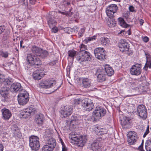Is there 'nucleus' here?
<instances>
[{"instance_id": "e2e57ef3", "label": "nucleus", "mask_w": 151, "mask_h": 151, "mask_svg": "<svg viewBox=\"0 0 151 151\" xmlns=\"http://www.w3.org/2000/svg\"><path fill=\"white\" fill-rule=\"evenodd\" d=\"M62 151H67L66 148L65 147L63 146Z\"/></svg>"}, {"instance_id": "f03ea898", "label": "nucleus", "mask_w": 151, "mask_h": 151, "mask_svg": "<svg viewBox=\"0 0 151 151\" xmlns=\"http://www.w3.org/2000/svg\"><path fill=\"white\" fill-rule=\"evenodd\" d=\"M27 60L28 63L30 65H34L35 67L39 66L42 64L41 60L38 58V56L33 55L31 54L28 55Z\"/></svg>"}, {"instance_id": "bb28decb", "label": "nucleus", "mask_w": 151, "mask_h": 151, "mask_svg": "<svg viewBox=\"0 0 151 151\" xmlns=\"http://www.w3.org/2000/svg\"><path fill=\"white\" fill-rule=\"evenodd\" d=\"M145 54L147 59V62L144 68V69L146 70L148 67L150 68H151V55L145 52Z\"/></svg>"}, {"instance_id": "aec40b11", "label": "nucleus", "mask_w": 151, "mask_h": 151, "mask_svg": "<svg viewBox=\"0 0 151 151\" xmlns=\"http://www.w3.org/2000/svg\"><path fill=\"white\" fill-rule=\"evenodd\" d=\"M87 139L86 137L82 136L78 138V140L75 142L74 145H76L78 147H83L86 142Z\"/></svg>"}, {"instance_id": "603ef678", "label": "nucleus", "mask_w": 151, "mask_h": 151, "mask_svg": "<svg viewBox=\"0 0 151 151\" xmlns=\"http://www.w3.org/2000/svg\"><path fill=\"white\" fill-rule=\"evenodd\" d=\"M142 143L143 142H142L141 145H140L138 147V149L140 151H144V150L143 149V145H142Z\"/></svg>"}, {"instance_id": "58836bf2", "label": "nucleus", "mask_w": 151, "mask_h": 151, "mask_svg": "<svg viewBox=\"0 0 151 151\" xmlns=\"http://www.w3.org/2000/svg\"><path fill=\"white\" fill-rule=\"evenodd\" d=\"M77 52L73 50H70L68 52V56L73 60L74 57L76 55Z\"/></svg>"}, {"instance_id": "c03bdc74", "label": "nucleus", "mask_w": 151, "mask_h": 151, "mask_svg": "<svg viewBox=\"0 0 151 151\" xmlns=\"http://www.w3.org/2000/svg\"><path fill=\"white\" fill-rule=\"evenodd\" d=\"M85 30L84 28H81L80 29L78 33V37L79 38L81 37L83 35Z\"/></svg>"}, {"instance_id": "72a5a7b5", "label": "nucleus", "mask_w": 151, "mask_h": 151, "mask_svg": "<svg viewBox=\"0 0 151 151\" xmlns=\"http://www.w3.org/2000/svg\"><path fill=\"white\" fill-rule=\"evenodd\" d=\"M94 130L97 134V135L102 134L106 133V131H104L105 130L103 129L98 127H96L94 128Z\"/></svg>"}, {"instance_id": "37998d69", "label": "nucleus", "mask_w": 151, "mask_h": 151, "mask_svg": "<svg viewBox=\"0 0 151 151\" xmlns=\"http://www.w3.org/2000/svg\"><path fill=\"white\" fill-rule=\"evenodd\" d=\"M80 52H83L85 51H86V50L87 49V47L85 45L82 44L80 46Z\"/></svg>"}, {"instance_id": "8fccbe9b", "label": "nucleus", "mask_w": 151, "mask_h": 151, "mask_svg": "<svg viewBox=\"0 0 151 151\" xmlns=\"http://www.w3.org/2000/svg\"><path fill=\"white\" fill-rule=\"evenodd\" d=\"M82 99H75L74 101L75 104H81V101Z\"/></svg>"}, {"instance_id": "5fc2aeb1", "label": "nucleus", "mask_w": 151, "mask_h": 151, "mask_svg": "<svg viewBox=\"0 0 151 151\" xmlns=\"http://www.w3.org/2000/svg\"><path fill=\"white\" fill-rule=\"evenodd\" d=\"M129 10L131 12H133L134 11V8L132 6H130L129 7Z\"/></svg>"}, {"instance_id": "a19ab883", "label": "nucleus", "mask_w": 151, "mask_h": 151, "mask_svg": "<svg viewBox=\"0 0 151 151\" xmlns=\"http://www.w3.org/2000/svg\"><path fill=\"white\" fill-rule=\"evenodd\" d=\"M48 55V53L47 51L42 49V50L40 51V54L38 56L44 58L47 57Z\"/></svg>"}, {"instance_id": "774afa93", "label": "nucleus", "mask_w": 151, "mask_h": 151, "mask_svg": "<svg viewBox=\"0 0 151 151\" xmlns=\"http://www.w3.org/2000/svg\"><path fill=\"white\" fill-rule=\"evenodd\" d=\"M56 63V62L55 61H53L50 63V64L51 65H54Z\"/></svg>"}, {"instance_id": "a211bd4d", "label": "nucleus", "mask_w": 151, "mask_h": 151, "mask_svg": "<svg viewBox=\"0 0 151 151\" xmlns=\"http://www.w3.org/2000/svg\"><path fill=\"white\" fill-rule=\"evenodd\" d=\"M131 74L136 76L139 75L141 72V69L139 66L133 65L130 69Z\"/></svg>"}, {"instance_id": "dca6fc26", "label": "nucleus", "mask_w": 151, "mask_h": 151, "mask_svg": "<svg viewBox=\"0 0 151 151\" xmlns=\"http://www.w3.org/2000/svg\"><path fill=\"white\" fill-rule=\"evenodd\" d=\"M2 117L3 119L5 120H9L11 117L12 114L9 110L6 108L1 109Z\"/></svg>"}, {"instance_id": "5701e85b", "label": "nucleus", "mask_w": 151, "mask_h": 151, "mask_svg": "<svg viewBox=\"0 0 151 151\" xmlns=\"http://www.w3.org/2000/svg\"><path fill=\"white\" fill-rule=\"evenodd\" d=\"M11 90L13 92L21 91L22 90L21 84L19 83H14L11 85Z\"/></svg>"}, {"instance_id": "f3484780", "label": "nucleus", "mask_w": 151, "mask_h": 151, "mask_svg": "<svg viewBox=\"0 0 151 151\" xmlns=\"http://www.w3.org/2000/svg\"><path fill=\"white\" fill-rule=\"evenodd\" d=\"M9 92V88L6 87H2L0 90V96L6 100L8 98Z\"/></svg>"}, {"instance_id": "4be33fe9", "label": "nucleus", "mask_w": 151, "mask_h": 151, "mask_svg": "<svg viewBox=\"0 0 151 151\" xmlns=\"http://www.w3.org/2000/svg\"><path fill=\"white\" fill-rule=\"evenodd\" d=\"M13 82V80L10 78H5L4 76L2 74L0 71V83H3L4 84L10 85Z\"/></svg>"}, {"instance_id": "e433bc0d", "label": "nucleus", "mask_w": 151, "mask_h": 151, "mask_svg": "<svg viewBox=\"0 0 151 151\" xmlns=\"http://www.w3.org/2000/svg\"><path fill=\"white\" fill-rule=\"evenodd\" d=\"M145 145L147 151H151V139H148L146 141Z\"/></svg>"}, {"instance_id": "1a4fd4ad", "label": "nucleus", "mask_w": 151, "mask_h": 151, "mask_svg": "<svg viewBox=\"0 0 151 151\" xmlns=\"http://www.w3.org/2000/svg\"><path fill=\"white\" fill-rule=\"evenodd\" d=\"M95 57L100 60H103L105 59L106 51L103 47H97L94 50Z\"/></svg>"}, {"instance_id": "cd10ccee", "label": "nucleus", "mask_w": 151, "mask_h": 151, "mask_svg": "<svg viewBox=\"0 0 151 151\" xmlns=\"http://www.w3.org/2000/svg\"><path fill=\"white\" fill-rule=\"evenodd\" d=\"M45 75L42 72H40L38 70H36L32 74L33 78L35 80L40 79Z\"/></svg>"}, {"instance_id": "4c0bfd02", "label": "nucleus", "mask_w": 151, "mask_h": 151, "mask_svg": "<svg viewBox=\"0 0 151 151\" xmlns=\"http://www.w3.org/2000/svg\"><path fill=\"white\" fill-rule=\"evenodd\" d=\"M118 20L119 24L122 27L124 28H127L128 26V24L126 23L123 18H119Z\"/></svg>"}, {"instance_id": "680f3d73", "label": "nucleus", "mask_w": 151, "mask_h": 151, "mask_svg": "<svg viewBox=\"0 0 151 151\" xmlns=\"http://www.w3.org/2000/svg\"><path fill=\"white\" fill-rule=\"evenodd\" d=\"M144 20L142 19H140L139 21V23L140 24L142 25L144 23Z\"/></svg>"}, {"instance_id": "3c124183", "label": "nucleus", "mask_w": 151, "mask_h": 151, "mask_svg": "<svg viewBox=\"0 0 151 151\" xmlns=\"http://www.w3.org/2000/svg\"><path fill=\"white\" fill-rule=\"evenodd\" d=\"M5 27L4 26H0V34L2 33L4 31Z\"/></svg>"}, {"instance_id": "423d86ee", "label": "nucleus", "mask_w": 151, "mask_h": 151, "mask_svg": "<svg viewBox=\"0 0 151 151\" xmlns=\"http://www.w3.org/2000/svg\"><path fill=\"white\" fill-rule=\"evenodd\" d=\"M76 59L80 63L90 61L91 59V54L87 51L79 52L76 56Z\"/></svg>"}, {"instance_id": "412c9836", "label": "nucleus", "mask_w": 151, "mask_h": 151, "mask_svg": "<svg viewBox=\"0 0 151 151\" xmlns=\"http://www.w3.org/2000/svg\"><path fill=\"white\" fill-rule=\"evenodd\" d=\"M92 83L90 79L88 78H83L82 80V87L83 88H87L91 87Z\"/></svg>"}, {"instance_id": "c85d7f7f", "label": "nucleus", "mask_w": 151, "mask_h": 151, "mask_svg": "<svg viewBox=\"0 0 151 151\" xmlns=\"http://www.w3.org/2000/svg\"><path fill=\"white\" fill-rule=\"evenodd\" d=\"M105 72L109 76H111L114 73L112 68L109 65H105L104 66Z\"/></svg>"}, {"instance_id": "13d9d810", "label": "nucleus", "mask_w": 151, "mask_h": 151, "mask_svg": "<svg viewBox=\"0 0 151 151\" xmlns=\"http://www.w3.org/2000/svg\"><path fill=\"white\" fill-rule=\"evenodd\" d=\"M4 147L2 144H0V151H3Z\"/></svg>"}, {"instance_id": "052dcab7", "label": "nucleus", "mask_w": 151, "mask_h": 151, "mask_svg": "<svg viewBox=\"0 0 151 151\" xmlns=\"http://www.w3.org/2000/svg\"><path fill=\"white\" fill-rule=\"evenodd\" d=\"M49 132V131L48 130H47L45 132H46V135H47V137H50V136H51V134L50 133H49L48 135V134H47V133H48V132Z\"/></svg>"}, {"instance_id": "79ce46f5", "label": "nucleus", "mask_w": 151, "mask_h": 151, "mask_svg": "<svg viewBox=\"0 0 151 151\" xmlns=\"http://www.w3.org/2000/svg\"><path fill=\"white\" fill-rule=\"evenodd\" d=\"M0 55L2 57L6 58L8 57L9 53L6 51H1L0 52Z\"/></svg>"}, {"instance_id": "6ab92c4d", "label": "nucleus", "mask_w": 151, "mask_h": 151, "mask_svg": "<svg viewBox=\"0 0 151 151\" xmlns=\"http://www.w3.org/2000/svg\"><path fill=\"white\" fill-rule=\"evenodd\" d=\"M91 148L93 151H101L103 148L101 143L98 141L93 142L91 144Z\"/></svg>"}, {"instance_id": "a18cd8bd", "label": "nucleus", "mask_w": 151, "mask_h": 151, "mask_svg": "<svg viewBox=\"0 0 151 151\" xmlns=\"http://www.w3.org/2000/svg\"><path fill=\"white\" fill-rule=\"evenodd\" d=\"M59 12L63 15H65L67 16H70L72 14V13L70 11L61 12L59 11Z\"/></svg>"}, {"instance_id": "c756f323", "label": "nucleus", "mask_w": 151, "mask_h": 151, "mask_svg": "<svg viewBox=\"0 0 151 151\" xmlns=\"http://www.w3.org/2000/svg\"><path fill=\"white\" fill-rule=\"evenodd\" d=\"M99 43L103 46H105L109 45L110 43V41L109 38L103 37L100 38L99 41Z\"/></svg>"}, {"instance_id": "7c9ffc66", "label": "nucleus", "mask_w": 151, "mask_h": 151, "mask_svg": "<svg viewBox=\"0 0 151 151\" xmlns=\"http://www.w3.org/2000/svg\"><path fill=\"white\" fill-rule=\"evenodd\" d=\"M130 120V118L128 117H126L125 118L121 120V124L124 128H128Z\"/></svg>"}, {"instance_id": "20e7f679", "label": "nucleus", "mask_w": 151, "mask_h": 151, "mask_svg": "<svg viewBox=\"0 0 151 151\" xmlns=\"http://www.w3.org/2000/svg\"><path fill=\"white\" fill-rule=\"evenodd\" d=\"M81 105L86 110L88 111L92 110L94 107L92 101L87 98L83 99L81 100Z\"/></svg>"}, {"instance_id": "f704fd0d", "label": "nucleus", "mask_w": 151, "mask_h": 151, "mask_svg": "<svg viewBox=\"0 0 151 151\" xmlns=\"http://www.w3.org/2000/svg\"><path fill=\"white\" fill-rule=\"evenodd\" d=\"M107 23L108 26L110 28L114 27L116 24L115 20L111 18L108 20Z\"/></svg>"}, {"instance_id": "bf43d9fd", "label": "nucleus", "mask_w": 151, "mask_h": 151, "mask_svg": "<svg viewBox=\"0 0 151 151\" xmlns=\"http://www.w3.org/2000/svg\"><path fill=\"white\" fill-rule=\"evenodd\" d=\"M73 29L75 31L77 32L78 30V28L76 26H74L73 27Z\"/></svg>"}, {"instance_id": "6e6d98bb", "label": "nucleus", "mask_w": 151, "mask_h": 151, "mask_svg": "<svg viewBox=\"0 0 151 151\" xmlns=\"http://www.w3.org/2000/svg\"><path fill=\"white\" fill-rule=\"evenodd\" d=\"M29 3L32 4H34L36 2V0H29Z\"/></svg>"}, {"instance_id": "de8ad7c7", "label": "nucleus", "mask_w": 151, "mask_h": 151, "mask_svg": "<svg viewBox=\"0 0 151 151\" xmlns=\"http://www.w3.org/2000/svg\"><path fill=\"white\" fill-rule=\"evenodd\" d=\"M22 4L25 7H27L28 5L27 0H21Z\"/></svg>"}, {"instance_id": "7ed1b4c3", "label": "nucleus", "mask_w": 151, "mask_h": 151, "mask_svg": "<svg viewBox=\"0 0 151 151\" xmlns=\"http://www.w3.org/2000/svg\"><path fill=\"white\" fill-rule=\"evenodd\" d=\"M29 99V95L27 91H22L18 95V102L20 105H24L27 102Z\"/></svg>"}, {"instance_id": "49530a36", "label": "nucleus", "mask_w": 151, "mask_h": 151, "mask_svg": "<svg viewBox=\"0 0 151 151\" xmlns=\"http://www.w3.org/2000/svg\"><path fill=\"white\" fill-rule=\"evenodd\" d=\"M96 38V35H94L92 37H88L87 39L86 40L88 41H92L93 40H95Z\"/></svg>"}, {"instance_id": "4468645a", "label": "nucleus", "mask_w": 151, "mask_h": 151, "mask_svg": "<svg viewBox=\"0 0 151 151\" xmlns=\"http://www.w3.org/2000/svg\"><path fill=\"white\" fill-rule=\"evenodd\" d=\"M56 83L54 80H50L44 81L40 84V86L42 88L47 89L51 88Z\"/></svg>"}, {"instance_id": "a878e982", "label": "nucleus", "mask_w": 151, "mask_h": 151, "mask_svg": "<svg viewBox=\"0 0 151 151\" xmlns=\"http://www.w3.org/2000/svg\"><path fill=\"white\" fill-rule=\"evenodd\" d=\"M44 120V116L41 114H40L37 115L35 119L36 123L39 125H42Z\"/></svg>"}, {"instance_id": "2f4dec72", "label": "nucleus", "mask_w": 151, "mask_h": 151, "mask_svg": "<svg viewBox=\"0 0 151 151\" xmlns=\"http://www.w3.org/2000/svg\"><path fill=\"white\" fill-rule=\"evenodd\" d=\"M31 50L34 54L38 56L40 54V51L42 50V49L39 47L33 46L32 47Z\"/></svg>"}, {"instance_id": "6e6552de", "label": "nucleus", "mask_w": 151, "mask_h": 151, "mask_svg": "<svg viewBox=\"0 0 151 151\" xmlns=\"http://www.w3.org/2000/svg\"><path fill=\"white\" fill-rule=\"evenodd\" d=\"M35 111V109L33 107L27 108L19 114V116L23 119H26L29 117L30 115L33 114Z\"/></svg>"}, {"instance_id": "f8f14e48", "label": "nucleus", "mask_w": 151, "mask_h": 151, "mask_svg": "<svg viewBox=\"0 0 151 151\" xmlns=\"http://www.w3.org/2000/svg\"><path fill=\"white\" fill-rule=\"evenodd\" d=\"M137 111L138 115L142 119H145L147 118V114L145 105L142 104L139 105L137 107Z\"/></svg>"}, {"instance_id": "f257e3e1", "label": "nucleus", "mask_w": 151, "mask_h": 151, "mask_svg": "<svg viewBox=\"0 0 151 151\" xmlns=\"http://www.w3.org/2000/svg\"><path fill=\"white\" fill-rule=\"evenodd\" d=\"M106 113V109L103 107L100 106H97L93 111V115L94 119L97 120L104 116Z\"/></svg>"}, {"instance_id": "ea45409f", "label": "nucleus", "mask_w": 151, "mask_h": 151, "mask_svg": "<svg viewBox=\"0 0 151 151\" xmlns=\"http://www.w3.org/2000/svg\"><path fill=\"white\" fill-rule=\"evenodd\" d=\"M13 132L14 134V136L15 137H19L21 136V133L19 129L18 128L16 127L13 130Z\"/></svg>"}, {"instance_id": "864d4df0", "label": "nucleus", "mask_w": 151, "mask_h": 151, "mask_svg": "<svg viewBox=\"0 0 151 151\" xmlns=\"http://www.w3.org/2000/svg\"><path fill=\"white\" fill-rule=\"evenodd\" d=\"M143 40L145 42H147L149 40V38L146 36L145 37L143 38Z\"/></svg>"}, {"instance_id": "473e14b6", "label": "nucleus", "mask_w": 151, "mask_h": 151, "mask_svg": "<svg viewBox=\"0 0 151 151\" xmlns=\"http://www.w3.org/2000/svg\"><path fill=\"white\" fill-rule=\"evenodd\" d=\"M78 120L77 116L76 114L73 115L71 117V120L70 121V125L74 126L77 124V121Z\"/></svg>"}, {"instance_id": "69168bd1", "label": "nucleus", "mask_w": 151, "mask_h": 151, "mask_svg": "<svg viewBox=\"0 0 151 151\" xmlns=\"http://www.w3.org/2000/svg\"><path fill=\"white\" fill-rule=\"evenodd\" d=\"M149 133V132H147L145 131V133L143 135V137H146V135L147 134Z\"/></svg>"}, {"instance_id": "09e8293b", "label": "nucleus", "mask_w": 151, "mask_h": 151, "mask_svg": "<svg viewBox=\"0 0 151 151\" xmlns=\"http://www.w3.org/2000/svg\"><path fill=\"white\" fill-rule=\"evenodd\" d=\"M52 29L51 31L52 32H54V33L57 32L58 31V29L56 27H55V26L53 27H51Z\"/></svg>"}, {"instance_id": "b1692460", "label": "nucleus", "mask_w": 151, "mask_h": 151, "mask_svg": "<svg viewBox=\"0 0 151 151\" xmlns=\"http://www.w3.org/2000/svg\"><path fill=\"white\" fill-rule=\"evenodd\" d=\"M96 74L97 75V79L99 82H102L105 81L106 75L103 71H101L100 70H98Z\"/></svg>"}, {"instance_id": "c9c22d12", "label": "nucleus", "mask_w": 151, "mask_h": 151, "mask_svg": "<svg viewBox=\"0 0 151 151\" xmlns=\"http://www.w3.org/2000/svg\"><path fill=\"white\" fill-rule=\"evenodd\" d=\"M47 22L50 28L55 26L57 23L54 19L52 18H49Z\"/></svg>"}, {"instance_id": "39448f33", "label": "nucleus", "mask_w": 151, "mask_h": 151, "mask_svg": "<svg viewBox=\"0 0 151 151\" xmlns=\"http://www.w3.org/2000/svg\"><path fill=\"white\" fill-rule=\"evenodd\" d=\"M38 137L32 136L29 137V145L32 150H37L40 147V145Z\"/></svg>"}, {"instance_id": "0eeeda50", "label": "nucleus", "mask_w": 151, "mask_h": 151, "mask_svg": "<svg viewBox=\"0 0 151 151\" xmlns=\"http://www.w3.org/2000/svg\"><path fill=\"white\" fill-rule=\"evenodd\" d=\"M56 145V141L52 138H51L48 141L47 143L43 146L42 151H52Z\"/></svg>"}, {"instance_id": "0e129e2a", "label": "nucleus", "mask_w": 151, "mask_h": 151, "mask_svg": "<svg viewBox=\"0 0 151 151\" xmlns=\"http://www.w3.org/2000/svg\"><path fill=\"white\" fill-rule=\"evenodd\" d=\"M127 33H128L129 35H130L131 34V32L130 30V29H129L127 31Z\"/></svg>"}, {"instance_id": "9d476101", "label": "nucleus", "mask_w": 151, "mask_h": 151, "mask_svg": "<svg viewBox=\"0 0 151 151\" xmlns=\"http://www.w3.org/2000/svg\"><path fill=\"white\" fill-rule=\"evenodd\" d=\"M117 9L118 7L116 5L111 4L106 8V12L107 16L111 18L114 17V14L116 12Z\"/></svg>"}, {"instance_id": "9b49d317", "label": "nucleus", "mask_w": 151, "mask_h": 151, "mask_svg": "<svg viewBox=\"0 0 151 151\" xmlns=\"http://www.w3.org/2000/svg\"><path fill=\"white\" fill-rule=\"evenodd\" d=\"M119 47L120 51L122 52H127V54L129 55V45L126 40L122 39L119 41Z\"/></svg>"}, {"instance_id": "4d7b16f0", "label": "nucleus", "mask_w": 151, "mask_h": 151, "mask_svg": "<svg viewBox=\"0 0 151 151\" xmlns=\"http://www.w3.org/2000/svg\"><path fill=\"white\" fill-rule=\"evenodd\" d=\"M128 14V12H127V13H125L124 14V17H125V18H127L129 16Z\"/></svg>"}, {"instance_id": "338daca9", "label": "nucleus", "mask_w": 151, "mask_h": 151, "mask_svg": "<svg viewBox=\"0 0 151 151\" xmlns=\"http://www.w3.org/2000/svg\"><path fill=\"white\" fill-rule=\"evenodd\" d=\"M149 126L148 125L147 126V129H146V131L147 132H149Z\"/></svg>"}, {"instance_id": "ddd939ff", "label": "nucleus", "mask_w": 151, "mask_h": 151, "mask_svg": "<svg viewBox=\"0 0 151 151\" xmlns=\"http://www.w3.org/2000/svg\"><path fill=\"white\" fill-rule=\"evenodd\" d=\"M128 142L131 145H134L138 139L137 133L134 131H130L128 134Z\"/></svg>"}, {"instance_id": "2eb2a0df", "label": "nucleus", "mask_w": 151, "mask_h": 151, "mask_svg": "<svg viewBox=\"0 0 151 151\" xmlns=\"http://www.w3.org/2000/svg\"><path fill=\"white\" fill-rule=\"evenodd\" d=\"M73 110L71 106L65 107L61 111V116L62 117H66L69 116L72 113Z\"/></svg>"}, {"instance_id": "393cba45", "label": "nucleus", "mask_w": 151, "mask_h": 151, "mask_svg": "<svg viewBox=\"0 0 151 151\" xmlns=\"http://www.w3.org/2000/svg\"><path fill=\"white\" fill-rule=\"evenodd\" d=\"M69 138L70 141L72 144H75V142L78 140V138H79L78 135L74 132H72L69 134Z\"/></svg>"}]
</instances>
